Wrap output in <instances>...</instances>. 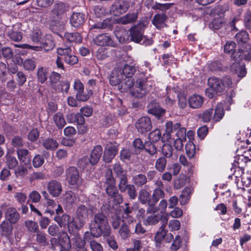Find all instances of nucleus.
<instances>
[{
	"label": "nucleus",
	"mask_w": 251,
	"mask_h": 251,
	"mask_svg": "<svg viewBox=\"0 0 251 251\" xmlns=\"http://www.w3.org/2000/svg\"><path fill=\"white\" fill-rule=\"evenodd\" d=\"M89 231L84 235L85 240L88 241L91 237L98 238L103 234L104 237H109L111 234L107 217L102 213L95 214L89 224Z\"/></svg>",
	"instance_id": "f257e3e1"
},
{
	"label": "nucleus",
	"mask_w": 251,
	"mask_h": 251,
	"mask_svg": "<svg viewBox=\"0 0 251 251\" xmlns=\"http://www.w3.org/2000/svg\"><path fill=\"white\" fill-rule=\"evenodd\" d=\"M207 82L209 87L205 90V94L210 99L214 98L218 93H223L226 88H230L232 85L231 78L228 77L223 79L211 77Z\"/></svg>",
	"instance_id": "f03ea898"
},
{
	"label": "nucleus",
	"mask_w": 251,
	"mask_h": 251,
	"mask_svg": "<svg viewBox=\"0 0 251 251\" xmlns=\"http://www.w3.org/2000/svg\"><path fill=\"white\" fill-rule=\"evenodd\" d=\"M236 44L233 41H227L224 46V51L226 53H231V57L234 60L245 59L251 62V46L246 45L244 50H235Z\"/></svg>",
	"instance_id": "7ed1b4c3"
},
{
	"label": "nucleus",
	"mask_w": 251,
	"mask_h": 251,
	"mask_svg": "<svg viewBox=\"0 0 251 251\" xmlns=\"http://www.w3.org/2000/svg\"><path fill=\"white\" fill-rule=\"evenodd\" d=\"M144 30L141 25L132 27L129 29V41H133L145 46H150L153 43L151 39L144 36Z\"/></svg>",
	"instance_id": "20e7f679"
},
{
	"label": "nucleus",
	"mask_w": 251,
	"mask_h": 251,
	"mask_svg": "<svg viewBox=\"0 0 251 251\" xmlns=\"http://www.w3.org/2000/svg\"><path fill=\"white\" fill-rule=\"evenodd\" d=\"M173 131H176V135L177 138L186 140V129L184 127H180V125L179 123L173 124L172 122L169 121L166 123V134L163 135V138L166 136L168 139L171 138L170 133Z\"/></svg>",
	"instance_id": "39448f33"
},
{
	"label": "nucleus",
	"mask_w": 251,
	"mask_h": 251,
	"mask_svg": "<svg viewBox=\"0 0 251 251\" xmlns=\"http://www.w3.org/2000/svg\"><path fill=\"white\" fill-rule=\"evenodd\" d=\"M57 53L58 55L62 56V60L69 65H74L78 61L77 57L73 54L70 46H62L57 49Z\"/></svg>",
	"instance_id": "423d86ee"
},
{
	"label": "nucleus",
	"mask_w": 251,
	"mask_h": 251,
	"mask_svg": "<svg viewBox=\"0 0 251 251\" xmlns=\"http://www.w3.org/2000/svg\"><path fill=\"white\" fill-rule=\"evenodd\" d=\"M151 83L148 81H137L131 91L134 97L141 98L149 92L151 88Z\"/></svg>",
	"instance_id": "0eeeda50"
},
{
	"label": "nucleus",
	"mask_w": 251,
	"mask_h": 251,
	"mask_svg": "<svg viewBox=\"0 0 251 251\" xmlns=\"http://www.w3.org/2000/svg\"><path fill=\"white\" fill-rule=\"evenodd\" d=\"M95 44L99 46H110L116 47L117 44L112 39L108 33L100 34L94 38Z\"/></svg>",
	"instance_id": "6e6552de"
},
{
	"label": "nucleus",
	"mask_w": 251,
	"mask_h": 251,
	"mask_svg": "<svg viewBox=\"0 0 251 251\" xmlns=\"http://www.w3.org/2000/svg\"><path fill=\"white\" fill-rule=\"evenodd\" d=\"M40 46H31L28 44H24L22 45L23 48L31 49L36 51H39L44 50L46 51L52 50L54 47L53 42L49 39H46L45 41H41L40 43Z\"/></svg>",
	"instance_id": "1a4fd4ad"
},
{
	"label": "nucleus",
	"mask_w": 251,
	"mask_h": 251,
	"mask_svg": "<svg viewBox=\"0 0 251 251\" xmlns=\"http://www.w3.org/2000/svg\"><path fill=\"white\" fill-rule=\"evenodd\" d=\"M136 128L139 133L145 134L150 131L152 128V125L150 118L142 117L138 120L136 124Z\"/></svg>",
	"instance_id": "9d476101"
},
{
	"label": "nucleus",
	"mask_w": 251,
	"mask_h": 251,
	"mask_svg": "<svg viewBox=\"0 0 251 251\" xmlns=\"http://www.w3.org/2000/svg\"><path fill=\"white\" fill-rule=\"evenodd\" d=\"M115 185H105V191L108 197L113 199L115 204H118L122 202L123 198L119 193Z\"/></svg>",
	"instance_id": "9b49d317"
},
{
	"label": "nucleus",
	"mask_w": 251,
	"mask_h": 251,
	"mask_svg": "<svg viewBox=\"0 0 251 251\" xmlns=\"http://www.w3.org/2000/svg\"><path fill=\"white\" fill-rule=\"evenodd\" d=\"M148 112L154 116L158 120H161L165 115L166 111L160 106L158 103L151 101L148 106Z\"/></svg>",
	"instance_id": "f8f14e48"
},
{
	"label": "nucleus",
	"mask_w": 251,
	"mask_h": 251,
	"mask_svg": "<svg viewBox=\"0 0 251 251\" xmlns=\"http://www.w3.org/2000/svg\"><path fill=\"white\" fill-rule=\"evenodd\" d=\"M151 199V196L150 193L146 189H141L140 190L138 194V200L143 204H148L149 207L147 208V212L148 213L152 212L153 204L150 203Z\"/></svg>",
	"instance_id": "ddd939ff"
},
{
	"label": "nucleus",
	"mask_w": 251,
	"mask_h": 251,
	"mask_svg": "<svg viewBox=\"0 0 251 251\" xmlns=\"http://www.w3.org/2000/svg\"><path fill=\"white\" fill-rule=\"evenodd\" d=\"M62 18L50 16L48 22L50 27L53 31L61 30L64 28L65 22Z\"/></svg>",
	"instance_id": "4468645a"
},
{
	"label": "nucleus",
	"mask_w": 251,
	"mask_h": 251,
	"mask_svg": "<svg viewBox=\"0 0 251 251\" xmlns=\"http://www.w3.org/2000/svg\"><path fill=\"white\" fill-rule=\"evenodd\" d=\"M93 208V207L88 203H86L85 205H79L76 211L77 217L87 219L89 215H92Z\"/></svg>",
	"instance_id": "2eb2a0df"
},
{
	"label": "nucleus",
	"mask_w": 251,
	"mask_h": 251,
	"mask_svg": "<svg viewBox=\"0 0 251 251\" xmlns=\"http://www.w3.org/2000/svg\"><path fill=\"white\" fill-rule=\"evenodd\" d=\"M85 15L83 13L74 12L70 18L71 25L75 28L81 27L85 22Z\"/></svg>",
	"instance_id": "dca6fc26"
},
{
	"label": "nucleus",
	"mask_w": 251,
	"mask_h": 251,
	"mask_svg": "<svg viewBox=\"0 0 251 251\" xmlns=\"http://www.w3.org/2000/svg\"><path fill=\"white\" fill-rule=\"evenodd\" d=\"M128 8V3L126 1H123L122 3L113 4L110 8V12L111 14L117 16L125 12Z\"/></svg>",
	"instance_id": "f3484780"
},
{
	"label": "nucleus",
	"mask_w": 251,
	"mask_h": 251,
	"mask_svg": "<svg viewBox=\"0 0 251 251\" xmlns=\"http://www.w3.org/2000/svg\"><path fill=\"white\" fill-rule=\"evenodd\" d=\"M5 218L11 224H15L20 220V215L15 208L10 207L6 209Z\"/></svg>",
	"instance_id": "a211bd4d"
},
{
	"label": "nucleus",
	"mask_w": 251,
	"mask_h": 251,
	"mask_svg": "<svg viewBox=\"0 0 251 251\" xmlns=\"http://www.w3.org/2000/svg\"><path fill=\"white\" fill-rule=\"evenodd\" d=\"M67 179L71 185L76 184L78 181L79 175L78 170L75 167H70L66 171Z\"/></svg>",
	"instance_id": "6ab92c4d"
},
{
	"label": "nucleus",
	"mask_w": 251,
	"mask_h": 251,
	"mask_svg": "<svg viewBox=\"0 0 251 251\" xmlns=\"http://www.w3.org/2000/svg\"><path fill=\"white\" fill-rule=\"evenodd\" d=\"M123 74L122 69L115 68L112 72L109 77V83L112 86H119L123 79Z\"/></svg>",
	"instance_id": "aec40b11"
},
{
	"label": "nucleus",
	"mask_w": 251,
	"mask_h": 251,
	"mask_svg": "<svg viewBox=\"0 0 251 251\" xmlns=\"http://www.w3.org/2000/svg\"><path fill=\"white\" fill-rule=\"evenodd\" d=\"M117 147L115 145H107L104 152L103 159L104 161L109 163L111 161L118 152Z\"/></svg>",
	"instance_id": "412c9836"
},
{
	"label": "nucleus",
	"mask_w": 251,
	"mask_h": 251,
	"mask_svg": "<svg viewBox=\"0 0 251 251\" xmlns=\"http://www.w3.org/2000/svg\"><path fill=\"white\" fill-rule=\"evenodd\" d=\"M114 34L120 43L129 41V30H127L123 27H117L114 31Z\"/></svg>",
	"instance_id": "4be33fe9"
},
{
	"label": "nucleus",
	"mask_w": 251,
	"mask_h": 251,
	"mask_svg": "<svg viewBox=\"0 0 251 251\" xmlns=\"http://www.w3.org/2000/svg\"><path fill=\"white\" fill-rule=\"evenodd\" d=\"M47 188L49 193L54 197L59 196L62 190L61 184L54 180L50 181L48 183Z\"/></svg>",
	"instance_id": "5701e85b"
},
{
	"label": "nucleus",
	"mask_w": 251,
	"mask_h": 251,
	"mask_svg": "<svg viewBox=\"0 0 251 251\" xmlns=\"http://www.w3.org/2000/svg\"><path fill=\"white\" fill-rule=\"evenodd\" d=\"M165 197V193L163 190L161 189H154L153 191L152 194L151 196V201L150 203L153 204V209L152 212L155 213L157 212V209L156 208L155 205L157 202L161 199H164Z\"/></svg>",
	"instance_id": "b1692460"
},
{
	"label": "nucleus",
	"mask_w": 251,
	"mask_h": 251,
	"mask_svg": "<svg viewBox=\"0 0 251 251\" xmlns=\"http://www.w3.org/2000/svg\"><path fill=\"white\" fill-rule=\"evenodd\" d=\"M86 220V219L76 217V220L73 223H70L68 226L69 233L72 234L75 231L78 232V231L85 225Z\"/></svg>",
	"instance_id": "393cba45"
},
{
	"label": "nucleus",
	"mask_w": 251,
	"mask_h": 251,
	"mask_svg": "<svg viewBox=\"0 0 251 251\" xmlns=\"http://www.w3.org/2000/svg\"><path fill=\"white\" fill-rule=\"evenodd\" d=\"M162 154L166 158H171L172 160H176L177 158V151H174L172 147L168 144H165L162 147Z\"/></svg>",
	"instance_id": "a878e982"
},
{
	"label": "nucleus",
	"mask_w": 251,
	"mask_h": 251,
	"mask_svg": "<svg viewBox=\"0 0 251 251\" xmlns=\"http://www.w3.org/2000/svg\"><path fill=\"white\" fill-rule=\"evenodd\" d=\"M102 153V148L101 146L97 145L93 148L89 158L91 161V166H95L98 163Z\"/></svg>",
	"instance_id": "bb28decb"
},
{
	"label": "nucleus",
	"mask_w": 251,
	"mask_h": 251,
	"mask_svg": "<svg viewBox=\"0 0 251 251\" xmlns=\"http://www.w3.org/2000/svg\"><path fill=\"white\" fill-rule=\"evenodd\" d=\"M203 102L204 98L199 95H193L188 99L189 106L193 109L200 108L202 105Z\"/></svg>",
	"instance_id": "cd10ccee"
},
{
	"label": "nucleus",
	"mask_w": 251,
	"mask_h": 251,
	"mask_svg": "<svg viewBox=\"0 0 251 251\" xmlns=\"http://www.w3.org/2000/svg\"><path fill=\"white\" fill-rule=\"evenodd\" d=\"M240 61L235 60V62L230 66V70L233 73L237 74L238 77H243L246 75L247 72L245 68L240 65Z\"/></svg>",
	"instance_id": "c85d7f7f"
},
{
	"label": "nucleus",
	"mask_w": 251,
	"mask_h": 251,
	"mask_svg": "<svg viewBox=\"0 0 251 251\" xmlns=\"http://www.w3.org/2000/svg\"><path fill=\"white\" fill-rule=\"evenodd\" d=\"M166 19L167 16L165 14H157L153 16L152 23L157 28L160 29L166 26Z\"/></svg>",
	"instance_id": "c756f323"
},
{
	"label": "nucleus",
	"mask_w": 251,
	"mask_h": 251,
	"mask_svg": "<svg viewBox=\"0 0 251 251\" xmlns=\"http://www.w3.org/2000/svg\"><path fill=\"white\" fill-rule=\"evenodd\" d=\"M66 10L65 5L63 3H59L53 6V9L50 11V16L63 18Z\"/></svg>",
	"instance_id": "7c9ffc66"
},
{
	"label": "nucleus",
	"mask_w": 251,
	"mask_h": 251,
	"mask_svg": "<svg viewBox=\"0 0 251 251\" xmlns=\"http://www.w3.org/2000/svg\"><path fill=\"white\" fill-rule=\"evenodd\" d=\"M134 81L132 77H126L125 78H123L121 81L118 88L121 92H125L134 86Z\"/></svg>",
	"instance_id": "2f4dec72"
},
{
	"label": "nucleus",
	"mask_w": 251,
	"mask_h": 251,
	"mask_svg": "<svg viewBox=\"0 0 251 251\" xmlns=\"http://www.w3.org/2000/svg\"><path fill=\"white\" fill-rule=\"evenodd\" d=\"M213 113V121L218 122L220 121L225 115V111L223 105L222 103H218Z\"/></svg>",
	"instance_id": "473e14b6"
},
{
	"label": "nucleus",
	"mask_w": 251,
	"mask_h": 251,
	"mask_svg": "<svg viewBox=\"0 0 251 251\" xmlns=\"http://www.w3.org/2000/svg\"><path fill=\"white\" fill-rule=\"evenodd\" d=\"M13 224L9 222L4 220L0 224V232L2 236L8 237L12 233Z\"/></svg>",
	"instance_id": "72a5a7b5"
},
{
	"label": "nucleus",
	"mask_w": 251,
	"mask_h": 251,
	"mask_svg": "<svg viewBox=\"0 0 251 251\" xmlns=\"http://www.w3.org/2000/svg\"><path fill=\"white\" fill-rule=\"evenodd\" d=\"M71 234L74 236L70 241L73 245L78 249L84 248L85 241L79 236L78 232L75 231Z\"/></svg>",
	"instance_id": "f704fd0d"
},
{
	"label": "nucleus",
	"mask_w": 251,
	"mask_h": 251,
	"mask_svg": "<svg viewBox=\"0 0 251 251\" xmlns=\"http://www.w3.org/2000/svg\"><path fill=\"white\" fill-rule=\"evenodd\" d=\"M163 224L160 226V231L156 232L154 236V239L156 242L160 243L163 239H165L166 235V231L164 229L167 223L168 220L166 218H164L162 219Z\"/></svg>",
	"instance_id": "c9c22d12"
},
{
	"label": "nucleus",
	"mask_w": 251,
	"mask_h": 251,
	"mask_svg": "<svg viewBox=\"0 0 251 251\" xmlns=\"http://www.w3.org/2000/svg\"><path fill=\"white\" fill-rule=\"evenodd\" d=\"M138 18L137 13H128L119 19V23L122 25L132 24L135 22Z\"/></svg>",
	"instance_id": "e433bc0d"
},
{
	"label": "nucleus",
	"mask_w": 251,
	"mask_h": 251,
	"mask_svg": "<svg viewBox=\"0 0 251 251\" xmlns=\"http://www.w3.org/2000/svg\"><path fill=\"white\" fill-rule=\"evenodd\" d=\"M64 37L70 43H80L82 41V37L78 32L66 33Z\"/></svg>",
	"instance_id": "4c0bfd02"
},
{
	"label": "nucleus",
	"mask_w": 251,
	"mask_h": 251,
	"mask_svg": "<svg viewBox=\"0 0 251 251\" xmlns=\"http://www.w3.org/2000/svg\"><path fill=\"white\" fill-rule=\"evenodd\" d=\"M112 26V21L108 18L104 20L102 22H98L92 25L90 29H105L106 28H111Z\"/></svg>",
	"instance_id": "58836bf2"
},
{
	"label": "nucleus",
	"mask_w": 251,
	"mask_h": 251,
	"mask_svg": "<svg viewBox=\"0 0 251 251\" xmlns=\"http://www.w3.org/2000/svg\"><path fill=\"white\" fill-rule=\"evenodd\" d=\"M18 157L19 160L26 164L30 162V158L28 157L29 152L26 149H18L17 151Z\"/></svg>",
	"instance_id": "ea45409f"
},
{
	"label": "nucleus",
	"mask_w": 251,
	"mask_h": 251,
	"mask_svg": "<svg viewBox=\"0 0 251 251\" xmlns=\"http://www.w3.org/2000/svg\"><path fill=\"white\" fill-rule=\"evenodd\" d=\"M43 147L48 150H55L58 146V143L52 138H48L43 141Z\"/></svg>",
	"instance_id": "a19ab883"
},
{
	"label": "nucleus",
	"mask_w": 251,
	"mask_h": 251,
	"mask_svg": "<svg viewBox=\"0 0 251 251\" xmlns=\"http://www.w3.org/2000/svg\"><path fill=\"white\" fill-rule=\"evenodd\" d=\"M147 178L143 174H138L132 177V182L137 187L142 186L147 182Z\"/></svg>",
	"instance_id": "79ce46f5"
},
{
	"label": "nucleus",
	"mask_w": 251,
	"mask_h": 251,
	"mask_svg": "<svg viewBox=\"0 0 251 251\" xmlns=\"http://www.w3.org/2000/svg\"><path fill=\"white\" fill-rule=\"evenodd\" d=\"M119 234L123 240H126L130 236V230L128 226L123 221L119 229Z\"/></svg>",
	"instance_id": "37998d69"
},
{
	"label": "nucleus",
	"mask_w": 251,
	"mask_h": 251,
	"mask_svg": "<svg viewBox=\"0 0 251 251\" xmlns=\"http://www.w3.org/2000/svg\"><path fill=\"white\" fill-rule=\"evenodd\" d=\"M61 77V75L60 74L55 72H52L50 76L49 79L50 84L55 91L56 89H58L57 87L59 86V84L57 83L59 82Z\"/></svg>",
	"instance_id": "c03bdc74"
},
{
	"label": "nucleus",
	"mask_w": 251,
	"mask_h": 251,
	"mask_svg": "<svg viewBox=\"0 0 251 251\" xmlns=\"http://www.w3.org/2000/svg\"><path fill=\"white\" fill-rule=\"evenodd\" d=\"M249 160L248 157L244 155H239L235 157L233 163H232L233 166L240 167L242 166L244 168L246 163Z\"/></svg>",
	"instance_id": "a18cd8bd"
},
{
	"label": "nucleus",
	"mask_w": 251,
	"mask_h": 251,
	"mask_svg": "<svg viewBox=\"0 0 251 251\" xmlns=\"http://www.w3.org/2000/svg\"><path fill=\"white\" fill-rule=\"evenodd\" d=\"M7 35L14 41L18 42L22 39V33L20 31L15 30L14 26L11 29H8Z\"/></svg>",
	"instance_id": "49530a36"
},
{
	"label": "nucleus",
	"mask_w": 251,
	"mask_h": 251,
	"mask_svg": "<svg viewBox=\"0 0 251 251\" xmlns=\"http://www.w3.org/2000/svg\"><path fill=\"white\" fill-rule=\"evenodd\" d=\"M235 39L238 44H246L249 39V34L246 31L241 30L236 34Z\"/></svg>",
	"instance_id": "de8ad7c7"
},
{
	"label": "nucleus",
	"mask_w": 251,
	"mask_h": 251,
	"mask_svg": "<svg viewBox=\"0 0 251 251\" xmlns=\"http://www.w3.org/2000/svg\"><path fill=\"white\" fill-rule=\"evenodd\" d=\"M144 149L151 156L153 155H155V157L156 156L157 154V149L154 143L151 141L145 142Z\"/></svg>",
	"instance_id": "09e8293b"
},
{
	"label": "nucleus",
	"mask_w": 251,
	"mask_h": 251,
	"mask_svg": "<svg viewBox=\"0 0 251 251\" xmlns=\"http://www.w3.org/2000/svg\"><path fill=\"white\" fill-rule=\"evenodd\" d=\"M136 71V68L135 66L127 64H126L122 69V72L124 77H132Z\"/></svg>",
	"instance_id": "8fccbe9b"
},
{
	"label": "nucleus",
	"mask_w": 251,
	"mask_h": 251,
	"mask_svg": "<svg viewBox=\"0 0 251 251\" xmlns=\"http://www.w3.org/2000/svg\"><path fill=\"white\" fill-rule=\"evenodd\" d=\"M167 165L166 158L163 156L159 157L155 163V168L159 172L163 173Z\"/></svg>",
	"instance_id": "3c124183"
},
{
	"label": "nucleus",
	"mask_w": 251,
	"mask_h": 251,
	"mask_svg": "<svg viewBox=\"0 0 251 251\" xmlns=\"http://www.w3.org/2000/svg\"><path fill=\"white\" fill-rule=\"evenodd\" d=\"M164 218L165 217H163L161 215H154L150 216L145 220L144 223L146 226L155 225L158 223L160 220L162 221V219Z\"/></svg>",
	"instance_id": "603ef678"
},
{
	"label": "nucleus",
	"mask_w": 251,
	"mask_h": 251,
	"mask_svg": "<svg viewBox=\"0 0 251 251\" xmlns=\"http://www.w3.org/2000/svg\"><path fill=\"white\" fill-rule=\"evenodd\" d=\"M70 217L66 214H63L61 216L57 215L56 216L54 219V220L62 227L66 226L67 224H69V221L70 220Z\"/></svg>",
	"instance_id": "864d4df0"
},
{
	"label": "nucleus",
	"mask_w": 251,
	"mask_h": 251,
	"mask_svg": "<svg viewBox=\"0 0 251 251\" xmlns=\"http://www.w3.org/2000/svg\"><path fill=\"white\" fill-rule=\"evenodd\" d=\"M6 164L9 169H15L18 165V161L16 158L11 155L6 154Z\"/></svg>",
	"instance_id": "5fc2aeb1"
},
{
	"label": "nucleus",
	"mask_w": 251,
	"mask_h": 251,
	"mask_svg": "<svg viewBox=\"0 0 251 251\" xmlns=\"http://www.w3.org/2000/svg\"><path fill=\"white\" fill-rule=\"evenodd\" d=\"M191 190L189 187L185 188L179 197V201L181 204H186L189 201L190 196Z\"/></svg>",
	"instance_id": "6e6d98bb"
},
{
	"label": "nucleus",
	"mask_w": 251,
	"mask_h": 251,
	"mask_svg": "<svg viewBox=\"0 0 251 251\" xmlns=\"http://www.w3.org/2000/svg\"><path fill=\"white\" fill-rule=\"evenodd\" d=\"M104 184L105 185L116 184V180L113 176L112 169H108L105 171Z\"/></svg>",
	"instance_id": "4d7b16f0"
},
{
	"label": "nucleus",
	"mask_w": 251,
	"mask_h": 251,
	"mask_svg": "<svg viewBox=\"0 0 251 251\" xmlns=\"http://www.w3.org/2000/svg\"><path fill=\"white\" fill-rule=\"evenodd\" d=\"M53 120L56 126L59 129L62 128L66 124L63 115L60 113H57L54 115Z\"/></svg>",
	"instance_id": "13d9d810"
},
{
	"label": "nucleus",
	"mask_w": 251,
	"mask_h": 251,
	"mask_svg": "<svg viewBox=\"0 0 251 251\" xmlns=\"http://www.w3.org/2000/svg\"><path fill=\"white\" fill-rule=\"evenodd\" d=\"M77 165L78 168L84 169L91 165V161L87 156H84L78 159Z\"/></svg>",
	"instance_id": "bf43d9fd"
},
{
	"label": "nucleus",
	"mask_w": 251,
	"mask_h": 251,
	"mask_svg": "<svg viewBox=\"0 0 251 251\" xmlns=\"http://www.w3.org/2000/svg\"><path fill=\"white\" fill-rule=\"evenodd\" d=\"M120 182L118 184V188L121 192H125L129 184H127V178L126 175H123L119 177Z\"/></svg>",
	"instance_id": "052dcab7"
},
{
	"label": "nucleus",
	"mask_w": 251,
	"mask_h": 251,
	"mask_svg": "<svg viewBox=\"0 0 251 251\" xmlns=\"http://www.w3.org/2000/svg\"><path fill=\"white\" fill-rule=\"evenodd\" d=\"M147 232L148 231L140 222H138L136 224L134 232L135 234L143 237L147 235Z\"/></svg>",
	"instance_id": "680f3d73"
},
{
	"label": "nucleus",
	"mask_w": 251,
	"mask_h": 251,
	"mask_svg": "<svg viewBox=\"0 0 251 251\" xmlns=\"http://www.w3.org/2000/svg\"><path fill=\"white\" fill-rule=\"evenodd\" d=\"M145 146V143L143 144V142L141 139H135L133 142V146L134 149V153L135 154L139 153L143 149H144Z\"/></svg>",
	"instance_id": "e2e57ef3"
},
{
	"label": "nucleus",
	"mask_w": 251,
	"mask_h": 251,
	"mask_svg": "<svg viewBox=\"0 0 251 251\" xmlns=\"http://www.w3.org/2000/svg\"><path fill=\"white\" fill-rule=\"evenodd\" d=\"M75 199V194L71 191L66 192L64 196V201L69 206L74 203Z\"/></svg>",
	"instance_id": "0e129e2a"
},
{
	"label": "nucleus",
	"mask_w": 251,
	"mask_h": 251,
	"mask_svg": "<svg viewBox=\"0 0 251 251\" xmlns=\"http://www.w3.org/2000/svg\"><path fill=\"white\" fill-rule=\"evenodd\" d=\"M14 173L17 178H22L27 175L28 171L26 167L20 166L14 169Z\"/></svg>",
	"instance_id": "69168bd1"
},
{
	"label": "nucleus",
	"mask_w": 251,
	"mask_h": 251,
	"mask_svg": "<svg viewBox=\"0 0 251 251\" xmlns=\"http://www.w3.org/2000/svg\"><path fill=\"white\" fill-rule=\"evenodd\" d=\"M36 233V241L37 242L43 246L48 245L49 243L46 238V235L44 233L39 232V231Z\"/></svg>",
	"instance_id": "338daca9"
},
{
	"label": "nucleus",
	"mask_w": 251,
	"mask_h": 251,
	"mask_svg": "<svg viewBox=\"0 0 251 251\" xmlns=\"http://www.w3.org/2000/svg\"><path fill=\"white\" fill-rule=\"evenodd\" d=\"M25 225L27 230L30 232H37L38 231V225L37 223L33 221H26Z\"/></svg>",
	"instance_id": "774afa93"
}]
</instances>
